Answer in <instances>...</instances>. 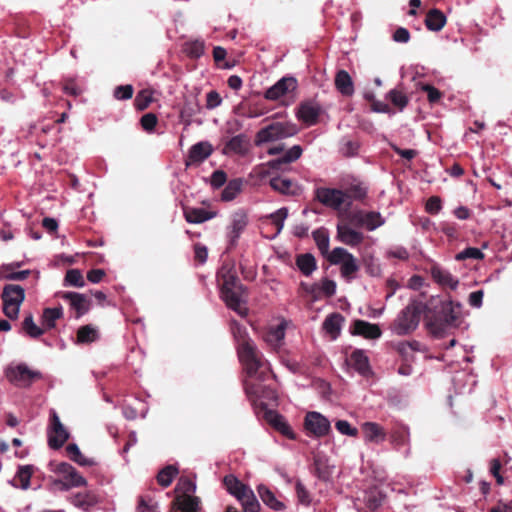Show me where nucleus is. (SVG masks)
<instances>
[{"label": "nucleus", "mask_w": 512, "mask_h": 512, "mask_svg": "<svg viewBox=\"0 0 512 512\" xmlns=\"http://www.w3.org/2000/svg\"><path fill=\"white\" fill-rule=\"evenodd\" d=\"M58 295L69 302L71 308L76 311L77 318L87 313L90 308V300L84 294L77 292H61Z\"/></svg>", "instance_id": "nucleus-17"}, {"label": "nucleus", "mask_w": 512, "mask_h": 512, "mask_svg": "<svg viewBox=\"0 0 512 512\" xmlns=\"http://www.w3.org/2000/svg\"><path fill=\"white\" fill-rule=\"evenodd\" d=\"M221 285L220 295L227 307L234 310L241 317H245L248 313L247 307L244 306L242 293L244 287L239 283L235 273L226 267H222L218 273Z\"/></svg>", "instance_id": "nucleus-2"}, {"label": "nucleus", "mask_w": 512, "mask_h": 512, "mask_svg": "<svg viewBox=\"0 0 512 512\" xmlns=\"http://www.w3.org/2000/svg\"><path fill=\"white\" fill-rule=\"evenodd\" d=\"M184 216L187 222L200 224L214 218L215 213L204 208H186L184 209Z\"/></svg>", "instance_id": "nucleus-32"}, {"label": "nucleus", "mask_w": 512, "mask_h": 512, "mask_svg": "<svg viewBox=\"0 0 512 512\" xmlns=\"http://www.w3.org/2000/svg\"><path fill=\"white\" fill-rule=\"evenodd\" d=\"M484 258L483 252L476 247H468L464 249L463 251L456 254L455 259L457 261H463L466 259H474V260H481Z\"/></svg>", "instance_id": "nucleus-51"}, {"label": "nucleus", "mask_w": 512, "mask_h": 512, "mask_svg": "<svg viewBox=\"0 0 512 512\" xmlns=\"http://www.w3.org/2000/svg\"><path fill=\"white\" fill-rule=\"evenodd\" d=\"M226 180V173L222 170H216L211 175L210 183L213 188L218 189L225 184Z\"/></svg>", "instance_id": "nucleus-61"}, {"label": "nucleus", "mask_w": 512, "mask_h": 512, "mask_svg": "<svg viewBox=\"0 0 512 512\" xmlns=\"http://www.w3.org/2000/svg\"><path fill=\"white\" fill-rule=\"evenodd\" d=\"M222 103V98L217 91H210L206 95V108L209 110L215 109Z\"/></svg>", "instance_id": "nucleus-59"}, {"label": "nucleus", "mask_w": 512, "mask_h": 512, "mask_svg": "<svg viewBox=\"0 0 512 512\" xmlns=\"http://www.w3.org/2000/svg\"><path fill=\"white\" fill-rule=\"evenodd\" d=\"M63 316V308L61 306L55 308H46L42 314V324L47 329H52L56 325V321Z\"/></svg>", "instance_id": "nucleus-42"}, {"label": "nucleus", "mask_w": 512, "mask_h": 512, "mask_svg": "<svg viewBox=\"0 0 512 512\" xmlns=\"http://www.w3.org/2000/svg\"><path fill=\"white\" fill-rule=\"evenodd\" d=\"M408 441L409 431L407 429L399 430L392 435V443L395 444L396 447L404 446Z\"/></svg>", "instance_id": "nucleus-60"}, {"label": "nucleus", "mask_w": 512, "mask_h": 512, "mask_svg": "<svg viewBox=\"0 0 512 512\" xmlns=\"http://www.w3.org/2000/svg\"><path fill=\"white\" fill-rule=\"evenodd\" d=\"M335 87L343 96H351L354 93V84L351 76L345 70H340L335 76Z\"/></svg>", "instance_id": "nucleus-29"}, {"label": "nucleus", "mask_w": 512, "mask_h": 512, "mask_svg": "<svg viewBox=\"0 0 512 512\" xmlns=\"http://www.w3.org/2000/svg\"><path fill=\"white\" fill-rule=\"evenodd\" d=\"M425 305L416 300H412L395 319L392 331L399 336L407 335L414 331L420 322Z\"/></svg>", "instance_id": "nucleus-3"}, {"label": "nucleus", "mask_w": 512, "mask_h": 512, "mask_svg": "<svg viewBox=\"0 0 512 512\" xmlns=\"http://www.w3.org/2000/svg\"><path fill=\"white\" fill-rule=\"evenodd\" d=\"M270 186L273 190L284 195H297L299 186L288 178L276 176L270 179Z\"/></svg>", "instance_id": "nucleus-24"}, {"label": "nucleus", "mask_w": 512, "mask_h": 512, "mask_svg": "<svg viewBox=\"0 0 512 512\" xmlns=\"http://www.w3.org/2000/svg\"><path fill=\"white\" fill-rule=\"evenodd\" d=\"M364 440L372 443H381L386 439V432L382 426L375 422H365L362 424Z\"/></svg>", "instance_id": "nucleus-23"}, {"label": "nucleus", "mask_w": 512, "mask_h": 512, "mask_svg": "<svg viewBox=\"0 0 512 512\" xmlns=\"http://www.w3.org/2000/svg\"><path fill=\"white\" fill-rule=\"evenodd\" d=\"M98 338V331L91 325H85L79 328L77 332V342L91 343Z\"/></svg>", "instance_id": "nucleus-46"}, {"label": "nucleus", "mask_w": 512, "mask_h": 512, "mask_svg": "<svg viewBox=\"0 0 512 512\" xmlns=\"http://www.w3.org/2000/svg\"><path fill=\"white\" fill-rule=\"evenodd\" d=\"M248 151V142L244 134L232 137L225 145V152H232L239 155H245Z\"/></svg>", "instance_id": "nucleus-35"}, {"label": "nucleus", "mask_w": 512, "mask_h": 512, "mask_svg": "<svg viewBox=\"0 0 512 512\" xmlns=\"http://www.w3.org/2000/svg\"><path fill=\"white\" fill-rule=\"evenodd\" d=\"M328 261L333 265L341 266V276L347 281L354 279L355 273L359 270L356 258L342 247L334 248L328 255Z\"/></svg>", "instance_id": "nucleus-6"}, {"label": "nucleus", "mask_w": 512, "mask_h": 512, "mask_svg": "<svg viewBox=\"0 0 512 512\" xmlns=\"http://www.w3.org/2000/svg\"><path fill=\"white\" fill-rule=\"evenodd\" d=\"M242 187L243 181L240 178L229 181L221 193V200L225 202L234 200L242 191Z\"/></svg>", "instance_id": "nucleus-38"}, {"label": "nucleus", "mask_w": 512, "mask_h": 512, "mask_svg": "<svg viewBox=\"0 0 512 512\" xmlns=\"http://www.w3.org/2000/svg\"><path fill=\"white\" fill-rule=\"evenodd\" d=\"M441 208L442 201L438 196H432L426 202V210L430 214H437Z\"/></svg>", "instance_id": "nucleus-63"}, {"label": "nucleus", "mask_w": 512, "mask_h": 512, "mask_svg": "<svg viewBox=\"0 0 512 512\" xmlns=\"http://www.w3.org/2000/svg\"><path fill=\"white\" fill-rule=\"evenodd\" d=\"M389 98L391 102L400 109H403L408 104L406 95L396 89H393L389 92Z\"/></svg>", "instance_id": "nucleus-56"}, {"label": "nucleus", "mask_w": 512, "mask_h": 512, "mask_svg": "<svg viewBox=\"0 0 512 512\" xmlns=\"http://www.w3.org/2000/svg\"><path fill=\"white\" fill-rule=\"evenodd\" d=\"M295 489L299 503L305 506H309L311 503V497L301 481L296 482Z\"/></svg>", "instance_id": "nucleus-55"}, {"label": "nucleus", "mask_w": 512, "mask_h": 512, "mask_svg": "<svg viewBox=\"0 0 512 512\" xmlns=\"http://www.w3.org/2000/svg\"><path fill=\"white\" fill-rule=\"evenodd\" d=\"M315 198L339 214H344L351 208V197L344 190L338 188L319 187L315 190Z\"/></svg>", "instance_id": "nucleus-4"}, {"label": "nucleus", "mask_w": 512, "mask_h": 512, "mask_svg": "<svg viewBox=\"0 0 512 512\" xmlns=\"http://www.w3.org/2000/svg\"><path fill=\"white\" fill-rule=\"evenodd\" d=\"M336 230L337 240L350 247H356L362 244L365 239V236L361 231L352 228L347 223L338 224Z\"/></svg>", "instance_id": "nucleus-14"}, {"label": "nucleus", "mask_w": 512, "mask_h": 512, "mask_svg": "<svg viewBox=\"0 0 512 512\" xmlns=\"http://www.w3.org/2000/svg\"><path fill=\"white\" fill-rule=\"evenodd\" d=\"M388 257L397 258L400 260H407L409 258V253L406 248L402 246H397L389 249L387 251Z\"/></svg>", "instance_id": "nucleus-64"}, {"label": "nucleus", "mask_w": 512, "mask_h": 512, "mask_svg": "<svg viewBox=\"0 0 512 512\" xmlns=\"http://www.w3.org/2000/svg\"><path fill=\"white\" fill-rule=\"evenodd\" d=\"M200 499L196 496H177L173 502L172 512H199Z\"/></svg>", "instance_id": "nucleus-22"}, {"label": "nucleus", "mask_w": 512, "mask_h": 512, "mask_svg": "<svg viewBox=\"0 0 512 512\" xmlns=\"http://www.w3.org/2000/svg\"><path fill=\"white\" fill-rule=\"evenodd\" d=\"M287 323L283 320L277 325L269 326L264 334V341L273 349H278L285 338Z\"/></svg>", "instance_id": "nucleus-20"}, {"label": "nucleus", "mask_w": 512, "mask_h": 512, "mask_svg": "<svg viewBox=\"0 0 512 512\" xmlns=\"http://www.w3.org/2000/svg\"><path fill=\"white\" fill-rule=\"evenodd\" d=\"M70 502L75 507L83 511H88L98 502V499L92 492H79L70 497Z\"/></svg>", "instance_id": "nucleus-28"}, {"label": "nucleus", "mask_w": 512, "mask_h": 512, "mask_svg": "<svg viewBox=\"0 0 512 512\" xmlns=\"http://www.w3.org/2000/svg\"><path fill=\"white\" fill-rule=\"evenodd\" d=\"M212 146L208 142L194 144L189 151V160L192 163H201L212 153Z\"/></svg>", "instance_id": "nucleus-30"}, {"label": "nucleus", "mask_w": 512, "mask_h": 512, "mask_svg": "<svg viewBox=\"0 0 512 512\" xmlns=\"http://www.w3.org/2000/svg\"><path fill=\"white\" fill-rule=\"evenodd\" d=\"M349 219L351 223L368 231H374L385 224V218L377 211L354 210Z\"/></svg>", "instance_id": "nucleus-11"}, {"label": "nucleus", "mask_w": 512, "mask_h": 512, "mask_svg": "<svg viewBox=\"0 0 512 512\" xmlns=\"http://www.w3.org/2000/svg\"><path fill=\"white\" fill-rule=\"evenodd\" d=\"M313 239L323 256L328 259V255L331 251H329L330 247V237L329 232L326 228H318L312 233Z\"/></svg>", "instance_id": "nucleus-33"}, {"label": "nucleus", "mask_w": 512, "mask_h": 512, "mask_svg": "<svg viewBox=\"0 0 512 512\" xmlns=\"http://www.w3.org/2000/svg\"><path fill=\"white\" fill-rule=\"evenodd\" d=\"M320 114L321 106L316 102L308 101L299 106L296 116L307 126H312L317 123Z\"/></svg>", "instance_id": "nucleus-18"}, {"label": "nucleus", "mask_w": 512, "mask_h": 512, "mask_svg": "<svg viewBox=\"0 0 512 512\" xmlns=\"http://www.w3.org/2000/svg\"><path fill=\"white\" fill-rule=\"evenodd\" d=\"M343 322L344 317L340 313H332L325 318L322 327L332 340H336L340 335Z\"/></svg>", "instance_id": "nucleus-26"}, {"label": "nucleus", "mask_w": 512, "mask_h": 512, "mask_svg": "<svg viewBox=\"0 0 512 512\" xmlns=\"http://www.w3.org/2000/svg\"><path fill=\"white\" fill-rule=\"evenodd\" d=\"M33 474L32 465H23L18 468L16 473V479L19 480V487L23 490H27L30 487V480Z\"/></svg>", "instance_id": "nucleus-47"}, {"label": "nucleus", "mask_w": 512, "mask_h": 512, "mask_svg": "<svg viewBox=\"0 0 512 512\" xmlns=\"http://www.w3.org/2000/svg\"><path fill=\"white\" fill-rule=\"evenodd\" d=\"M365 500L370 509H377L379 506H381L384 497L381 493L370 492L367 494Z\"/></svg>", "instance_id": "nucleus-62"}, {"label": "nucleus", "mask_w": 512, "mask_h": 512, "mask_svg": "<svg viewBox=\"0 0 512 512\" xmlns=\"http://www.w3.org/2000/svg\"><path fill=\"white\" fill-rule=\"evenodd\" d=\"M248 223V214L244 209H238L231 214L230 223L226 227L225 233L227 249H232L237 245L238 240L248 226Z\"/></svg>", "instance_id": "nucleus-9"}, {"label": "nucleus", "mask_w": 512, "mask_h": 512, "mask_svg": "<svg viewBox=\"0 0 512 512\" xmlns=\"http://www.w3.org/2000/svg\"><path fill=\"white\" fill-rule=\"evenodd\" d=\"M430 274L433 280L443 288L456 290L459 285V280L453 276L448 270L435 264L430 268Z\"/></svg>", "instance_id": "nucleus-19"}, {"label": "nucleus", "mask_w": 512, "mask_h": 512, "mask_svg": "<svg viewBox=\"0 0 512 512\" xmlns=\"http://www.w3.org/2000/svg\"><path fill=\"white\" fill-rule=\"evenodd\" d=\"M349 364L363 376L371 372L369 358L363 350H354L350 355Z\"/></svg>", "instance_id": "nucleus-25"}, {"label": "nucleus", "mask_w": 512, "mask_h": 512, "mask_svg": "<svg viewBox=\"0 0 512 512\" xmlns=\"http://www.w3.org/2000/svg\"><path fill=\"white\" fill-rule=\"evenodd\" d=\"M85 284L82 273L78 269H71L66 272L65 285L83 287Z\"/></svg>", "instance_id": "nucleus-48"}, {"label": "nucleus", "mask_w": 512, "mask_h": 512, "mask_svg": "<svg viewBox=\"0 0 512 512\" xmlns=\"http://www.w3.org/2000/svg\"><path fill=\"white\" fill-rule=\"evenodd\" d=\"M133 96V87L131 85L117 86L114 90V97L118 100H128Z\"/></svg>", "instance_id": "nucleus-57"}, {"label": "nucleus", "mask_w": 512, "mask_h": 512, "mask_svg": "<svg viewBox=\"0 0 512 512\" xmlns=\"http://www.w3.org/2000/svg\"><path fill=\"white\" fill-rule=\"evenodd\" d=\"M70 434L62 424L57 412L50 411V424L47 429L48 445L52 449H60L68 440Z\"/></svg>", "instance_id": "nucleus-10"}, {"label": "nucleus", "mask_w": 512, "mask_h": 512, "mask_svg": "<svg viewBox=\"0 0 512 512\" xmlns=\"http://www.w3.org/2000/svg\"><path fill=\"white\" fill-rule=\"evenodd\" d=\"M336 429L339 433L343 435H347L350 437H356L358 435V430L355 427H352L347 420H338L335 423Z\"/></svg>", "instance_id": "nucleus-54"}, {"label": "nucleus", "mask_w": 512, "mask_h": 512, "mask_svg": "<svg viewBox=\"0 0 512 512\" xmlns=\"http://www.w3.org/2000/svg\"><path fill=\"white\" fill-rule=\"evenodd\" d=\"M223 483L226 490L237 499L241 496L242 492H245L249 488L233 475L225 476Z\"/></svg>", "instance_id": "nucleus-37"}, {"label": "nucleus", "mask_w": 512, "mask_h": 512, "mask_svg": "<svg viewBox=\"0 0 512 512\" xmlns=\"http://www.w3.org/2000/svg\"><path fill=\"white\" fill-rule=\"evenodd\" d=\"M351 332L366 339H378L382 335L381 329L377 324L365 320H355L351 327Z\"/></svg>", "instance_id": "nucleus-21"}, {"label": "nucleus", "mask_w": 512, "mask_h": 512, "mask_svg": "<svg viewBox=\"0 0 512 512\" xmlns=\"http://www.w3.org/2000/svg\"><path fill=\"white\" fill-rule=\"evenodd\" d=\"M397 350L400 354L407 356L409 351H423V345L416 340L402 341L398 343Z\"/></svg>", "instance_id": "nucleus-52"}, {"label": "nucleus", "mask_w": 512, "mask_h": 512, "mask_svg": "<svg viewBox=\"0 0 512 512\" xmlns=\"http://www.w3.org/2000/svg\"><path fill=\"white\" fill-rule=\"evenodd\" d=\"M462 316V304L451 300L443 301L439 311V319L447 326L456 327L459 325Z\"/></svg>", "instance_id": "nucleus-13"}, {"label": "nucleus", "mask_w": 512, "mask_h": 512, "mask_svg": "<svg viewBox=\"0 0 512 512\" xmlns=\"http://www.w3.org/2000/svg\"><path fill=\"white\" fill-rule=\"evenodd\" d=\"M23 329L32 338H37L43 334V330L35 324L31 314L24 318Z\"/></svg>", "instance_id": "nucleus-49"}, {"label": "nucleus", "mask_w": 512, "mask_h": 512, "mask_svg": "<svg viewBox=\"0 0 512 512\" xmlns=\"http://www.w3.org/2000/svg\"><path fill=\"white\" fill-rule=\"evenodd\" d=\"M157 117L153 113H147L141 117V126L147 132H152L157 124Z\"/></svg>", "instance_id": "nucleus-58"}, {"label": "nucleus", "mask_w": 512, "mask_h": 512, "mask_svg": "<svg viewBox=\"0 0 512 512\" xmlns=\"http://www.w3.org/2000/svg\"><path fill=\"white\" fill-rule=\"evenodd\" d=\"M288 216V210L282 207L270 215L272 224L276 228V234H279L284 226V221Z\"/></svg>", "instance_id": "nucleus-50"}, {"label": "nucleus", "mask_w": 512, "mask_h": 512, "mask_svg": "<svg viewBox=\"0 0 512 512\" xmlns=\"http://www.w3.org/2000/svg\"><path fill=\"white\" fill-rule=\"evenodd\" d=\"M237 500L242 504L246 512H257L260 508V504L254 492L250 488L245 492H242L241 496Z\"/></svg>", "instance_id": "nucleus-41"}, {"label": "nucleus", "mask_w": 512, "mask_h": 512, "mask_svg": "<svg viewBox=\"0 0 512 512\" xmlns=\"http://www.w3.org/2000/svg\"><path fill=\"white\" fill-rule=\"evenodd\" d=\"M327 462V459L323 456H316L314 458L316 474L320 479L324 481L329 480L332 474V469Z\"/></svg>", "instance_id": "nucleus-44"}, {"label": "nucleus", "mask_w": 512, "mask_h": 512, "mask_svg": "<svg viewBox=\"0 0 512 512\" xmlns=\"http://www.w3.org/2000/svg\"><path fill=\"white\" fill-rule=\"evenodd\" d=\"M304 427L309 434L320 438L328 435L331 430V423L321 413L310 411L305 415Z\"/></svg>", "instance_id": "nucleus-12"}, {"label": "nucleus", "mask_w": 512, "mask_h": 512, "mask_svg": "<svg viewBox=\"0 0 512 512\" xmlns=\"http://www.w3.org/2000/svg\"><path fill=\"white\" fill-rule=\"evenodd\" d=\"M5 373L7 379L12 384L22 388L29 387L33 381L42 377L40 371L30 369L25 363L10 365L7 367Z\"/></svg>", "instance_id": "nucleus-8"}, {"label": "nucleus", "mask_w": 512, "mask_h": 512, "mask_svg": "<svg viewBox=\"0 0 512 512\" xmlns=\"http://www.w3.org/2000/svg\"><path fill=\"white\" fill-rule=\"evenodd\" d=\"M425 24L431 31H440L446 24V16L440 10L432 9L426 16Z\"/></svg>", "instance_id": "nucleus-36"}, {"label": "nucleus", "mask_w": 512, "mask_h": 512, "mask_svg": "<svg viewBox=\"0 0 512 512\" xmlns=\"http://www.w3.org/2000/svg\"><path fill=\"white\" fill-rule=\"evenodd\" d=\"M298 133L297 125L292 122H273L260 129L255 136V145L278 141Z\"/></svg>", "instance_id": "nucleus-5"}, {"label": "nucleus", "mask_w": 512, "mask_h": 512, "mask_svg": "<svg viewBox=\"0 0 512 512\" xmlns=\"http://www.w3.org/2000/svg\"><path fill=\"white\" fill-rule=\"evenodd\" d=\"M177 474L178 469L173 465H168L159 471L157 481L161 486L168 487Z\"/></svg>", "instance_id": "nucleus-45"}, {"label": "nucleus", "mask_w": 512, "mask_h": 512, "mask_svg": "<svg viewBox=\"0 0 512 512\" xmlns=\"http://www.w3.org/2000/svg\"><path fill=\"white\" fill-rule=\"evenodd\" d=\"M296 265L305 276H309L316 269V260L312 254H301L296 259Z\"/></svg>", "instance_id": "nucleus-40"}, {"label": "nucleus", "mask_w": 512, "mask_h": 512, "mask_svg": "<svg viewBox=\"0 0 512 512\" xmlns=\"http://www.w3.org/2000/svg\"><path fill=\"white\" fill-rule=\"evenodd\" d=\"M66 451L68 456L72 461L77 463L80 466H92L94 461L92 459L86 458L80 451L79 447L75 443H71L66 447Z\"/></svg>", "instance_id": "nucleus-43"}, {"label": "nucleus", "mask_w": 512, "mask_h": 512, "mask_svg": "<svg viewBox=\"0 0 512 512\" xmlns=\"http://www.w3.org/2000/svg\"><path fill=\"white\" fill-rule=\"evenodd\" d=\"M56 484L60 485L61 490L67 491L73 487H82L87 485L86 479L74 469L69 476H66L63 481H57Z\"/></svg>", "instance_id": "nucleus-39"}, {"label": "nucleus", "mask_w": 512, "mask_h": 512, "mask_svg": "<svg viewBox=\"0 0 512 512\" xmlns=\"http://www.w3.org/2000/svg\"><path fill=\"white\" fill-rule=\"evenodd\" d=\"M176 490L181 492V496L191 495L196 491V485L188 478H182L177 484Z\"/></svg>", "instance_id": "nucleus-53"}, {"label": "nucleus", "mask_w": 512, "mask_h": 512, "mask_svg": "<svg viewBox=\"0 0 512 512\" xmlns=\"http://www.w3.org/2000/svg\"><path fill=\"white\" fill-rule=\"evenodd\" d=\"M346 193L351 197V204L354 200L363 201L368 195V186L357 179H354L346 188Z\"/></svg>", "instance_id": "nucleus-34"}, {"label": "nucleus", "mask_w": 512, "mask_h": 512, "mask_svg": "<svg viewBox=\"0 0 512 512\" xmlns=\"http://www.w3.org/2000/svg\"><path fill=\"white\" fill-rule=\"evenodd\" d=\"M266 418L269 423L283 435L289 439H295V433L283 416L276 412L269 411L266 413Z\"/></svg>", "instance_id": "nucleus-27"}, {"label": "nucleus", "mask_w": 512, "mask_h": 512, "mask_svg": "<svg viewBox=\"0 0 512 512\" xmlns=\"http://www.w3.org/2000/svg\"><path fill=\"white\" fill-rule=\"evenodd\" d=\"M258 494L265 505L275 511H282L285 509V504L277 499L275 494L265 485H259Z\"/></svg>", "instance_id": "nucleus-31"}, {"label": "nucleus", "mask_w": 512, "mask_h": 512, "mask_svg": "<svg viewBox=\"0 0 512 512\" xmlns=\"http://www.w3.org/2000/svg\"><path fill=\"white\" fill-rule=\"evenodd\" d=\"M230 329L237 343L239 360L248 376V379L244 382L246 394L253 399L276 400V392L263 384L270 377H274L269 362L263 358L262 353L249 337L246 327L232 320Z\"/></svg>", "instance_id": "nucleus-1"}, {"label": "nucleus", "mask_w": 512, "mask_h": 512, "mask_svg": "<svg viewBox=\"0 0 512 512\" xmlns=\"http://www.w3.org/2000/svg\"><path fill=\"white\" fill-rule=\"evenodd\" d=\"M303 149L300 145H294L283 153L280 157L267 162V166L271 170L284 171L287 166L298 160L302 155Z\"/></svg>", "instance_id": "nucleus-16"}, {"label": "nucleus", "mask_w": 512, "mask_h": 512, "mask_svg": "<svg viewBox=\"0 0 512 512\" xmlns=\"http://www.w3.org/2000/svg\"><path fill=\"white\" fill-rule=\"evenodd\" d=\"M297 88V81L294 77H282L273 86L268 88L265 92V98L268 100H278L282 96L295 91Z\"/></svg>", "instance_id": "nucleus-15"}, {"label": "nucleus", "mask_w": 512, "mask_h": 512, "mask_svg": "<svg viewBox=\"0 0 512 512\" xmlns=\"http://www.w3.org/2000/svg\"><path fill=\"white\" fill-rule=\"evenodd\" d=\"M25 299L24 289L19 285H5L2 292L3 312L10 319H16Z\"/></svg>", "instance_id": "nucleus-7"}]
</instances>
